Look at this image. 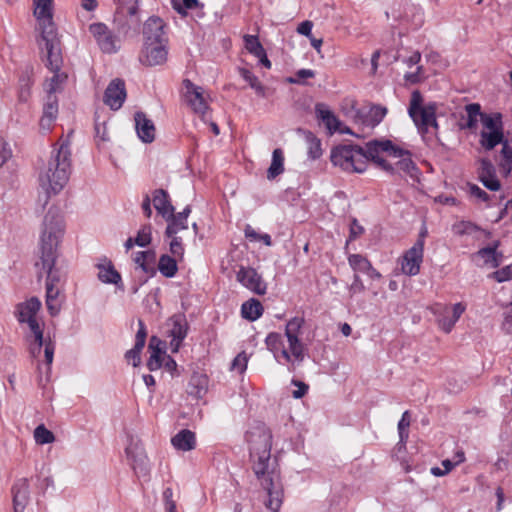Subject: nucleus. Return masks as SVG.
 I'll list each match as a JSON object with an SVG mask.
<instances>
[{
	"instance_id": "obj_51",
	"label": "nucleus",
	"mask_w": 512,
	"mask_h": 512,
	"mask_svg": "<svg viewBox=\"0 0 512 512\" xmlns=\"http://www.w3.org/2000/svg\"><path fill=\"white\" fill-rule=\"evenodd\" d=\"M32 83L29 78L22 79L18 88V101L26 103L31 96Z\"/></svg>"
},
{
	"instance_id": "obj_48",
	"label": "nucleus",
	"mask_w": 512,
	"mask_h": 512,
	"mask_svg": "<svg viewBox=\"0 0 512 512\" xmlns=\"http://www.w3.org/2000/svg\"><path fill=\"white\" fill-rule=\"evenodd\" d=\"M466 187L468 195L475 201L488 203L491 200L489 194L481 189L478 185L468 183Z\"/></svg>"
},
{
	"instance_id": "obj_4",
	"label": "nucleus",
	"mask_w": 512,
	"mask_h": 512,
	"mask_svg": "<svg viewBox=\"0 0 512 512\" xmlns=\"http://www.w3.org/2000/svg\"><path fill=\"white\" fill-rule=\"evenodd\" d=\"M64 233L63 218L56 210L46 213L40 235V257L46 267L56 261L58 244Z\"/></svg>"
},
{
	"instance_id": "obj_61",
	"label": "nucleus",
	"mask_w": 512,
	"mask_h": 512,
	"mask_svg": "<svg viewBox=\"0 0 512 512\" xmlns=\"http://www.w3.org/2000/svg\"><path fill=\"white\" fill-rule=\"evenodd\" d=\"M493 276L498 282L512 279V264L494 272Z\"/></svg>"
},
{
	"instance_id": "obj_20",
	"label": "nucleus",
	"mask_w": 512,
	"mask_h": 512,
	"mask_svg": "<svg viewBox=\"0 0 512 512\" xmlns=\"http://www.w3.org/2000/svg\"><path fill=\"white\" fill-rule=\"evenodd\" d=\"M167 43L144 42L139 60L147 66L161 65L167 60Z\"/></svg>"
},
{
	"instance_id": "obj_44",
	"label": "nucleus",
	"mask_w": 512,
	"mask_h": 512,
	"mask_svg": "<svg viewBox=\"0 0 512 512\" xmlns=\"http://www.w3.org/2000/svg\"><path fill=\"white\" fill-rule=\"evenodd\" d=\"M477 258L483 265L497 267L499 265L496 247H485L477 252Z\"/></svg>"
},
{
	"instance_id": "obj_15",
	"label": "nucleus",
	"mask_w": 512,
	"mask_h": 512,
	"mask_svg": "<svg viewBox=\"0 0 512 512\" xmlns=\"http://www.w3.org/2000/svg\"><path fill=\"white\" fill-rule=\"evenodd\" d=\"M466 310V304L458 302L452 305H437L434 309L438 327L445 333H450L455 324Z\"/></svg>"
},
{
	"instance_id": "obj_56",
	"label": "nucleus",
	"mask_w": 512,
	"mask_h": 512,
	"mask_svg": "<svg viewBox=\"0 0 512 512\" xmlns=\"http://www.w3.org/2000/svg\"><path fill=\"white\" fill-rule=\"evenodd\" d=\"M241 76L243 79L249 83L251 88L255 89L258 93H263V86L259 82L258 78L249 70L242 69Z\"/></svg>"
},
{
	"instance_id": "obj_64",
	"label": "nucleus",
	"mask_w": 512,
	"mask_h": 512,
	"mask_svg": "<svg viewBox=\"0 0 512 512\" xmlns=\"http://www.w3.org/2000/svg\"><path fill=\"white\" fill-rule=\"evenodd\" d=\"M312 28H313V23L309 20H306V21L301 22L298 25L297 32L301 35L311 38L313 36Z\"/></svg>"
},
{
	"instance_id": "obj_16",
	"label": "nucleus",
	"mask_w": 512,
	"mask_h": 512,
	"mask_svg": "<svg viewBox=\"0 0 512 512\" xmlns=\"http://www.w3.org/2000/svg\"><path fill=\"white\" fill-rule=\"evenodd\" d=\"M52 4L53 0H33L34 16L42 27L40 46L46 44L45 36L48 34H51V37L58 38L52 21Z\"/></svg>"
},
{
	"instance_id": "obj_26",
	"label": "nucleus",
	"mask_w": 512,
	"mask_h": 512,
	"mask_svg": "<svg viewBox=\"0 0 512 512\" xmlns=\"http://www.w3.org/2000/svg\"><path fill=\"white\" fill-rule=\"evenodd\" d=\"M58 115V99L56 96H47L43 107V113L39 120V127L42 133L51 131Z\"/></svg>"
},
{
	"instance_id": "obj_12",
	"label": "nucleus",
	"mask_w": 512,
	"mask_h": 512,
	"mask_svg": "<svg viewBox=\"0 0 512 512\" xmlns=\"http://www.w3.org/2000/svg\"><path fill=\"white\" fill-rule=\"evenodd\" d=\"M54 265L55 262L50 267H46L43 263V259L41 258L40 261L36 263V266L39 269V276H42V273L47 274L46 306L48 312L52 316H56L61 309V305L58 301V296L60 294L61 275L58 271L54 270Z\"/></svg>"
},
{
	"instance_id": "obj_54",
	"label": "nucleus",
	"mask_w": 512,
	"mask_h": 512,
	"mask_svg": "<svg viewBox=\"0 0 512 512\" xmlns=\"http://www.w3.org/2000/svg\"><path fill=\"white\" fill-rule=\"evenodd\" d=\"M173 8L182 16L186 15L187 9H194L198 7V0H182L183 4H181L178 0H172Z\"/></svg>"
},
{
	"instance_id": "obj_32",
	"label": "nucleus",
	"mask_w": 512,
	"mask_h": 512,
	"mask_svg": "<svg viewBox=\"0 0 512 512\" xmlns=\"http://www.w3.org/2000/svg\"><path fill=\"white\" fill-rule=\"evenodd\" d=\"M152 202L154 208L163 218H170L174 212V207L170 203L168 193L162 189L154 191Z\"/></svg>"
},
{
	"instance_id": "obj_19",
	"label": "nucleus",
	"mask_w": 512,
	"mask_h": 512,
	"mask_svg": "<svg viewBox=\"0 0 512 512\" xmlns=\"http://www.w3.org/2000/svg\"><path fill=\"white\" fill-rule=\"evenodd\" d=\"M401 153L392 155L391 162L394 166L393 172H388L391 175H399L401 177H409L412 180H418L420 172L415 163L411 159V154L408 150L400 148Z\"/></svg>"
},
{
	"instance_id": "obj_59",
	"label": "nucleus",
	"mask_w": 512,
	"mask_h": 512,
	"mask_svg": "<svg viewBox=\"0 0 512 512\" xmlns=\"http://www.w3.org/2000/svg\"><path fill=\"white\" fill-rule=\"evenodd\" d=\"M365 291V285L360 278L359 274H354L353 282L349 286L350 296H354L355 294H359Z\"/></svg>"
},
{
	"instance_id": "obj_17",
	"label": "nucleus",
	"mask_w": 512,
	"mask_h": 512,
	"mask_svg": "<svg viewBox=\"0 0 512 512\" xmlns=\"http://www.w3.org/2000/svg\"><path fill=\"white\" fill-rule=\"evenodd\" d=\"M423 257V240L416 241L411 248L404 252L399 260L401 272L407 276H416L419 274Z\"/></svg>"
},
{
	"instance_id": "obj_23",
	"label": "nucleus",
	"mask_w": 512,
	"mask_h": 512,
	"mask_svg": "<svg viewBox=\"0 0 512 512\" xmlns=\"http://www.w3.org/2000/svg\"><path fill=\"white\" fill-rule=\"evenodd\" d=\"M127 97L125 83L121 79H113L104 92L103 101L112 110H119Z\"/></svg>"
},
{
	"instance_id": "obj_53",
	"label": "nucleus",
	"mask_w": 512,
	"mask_h": 512,
	"mask_svg": "<svg viewBox=\"0 0 512 512\" xmlns=\"http://www.w3.org/2000/svg\"><path fill=\"white\" fill-rule=\"evenodd\" d=\"M13 151L9 142L0 138V167L12 159Z\"/></svg>"
},
{
	"instance_id": "obj_52",
	"label": "nucleus",
	"mask_w": 512,
	"mask_h": 512,
	"mask_svg": "<svg viewBox=\"0 0 512 512\" xmlns=\"http://www.w3.org/2000/svg\"><path fill=\"white\" fill-rule=\"evenodd\" d=\"M170 243H169V250L171 254L178 259H182L184 256V246L182 244L181 237H178L177 235H174L172 237H169Z\"/></svg>"
},
{
	"instance_id": "obj_8",
	"label": "nucleus",
	"mask_w": 512,
	"mask_h": 512,
	"mask_svg": "<svg viewBox=\"0 0 512 512\" xmlns=\"http://www.w3.org/2000/svg\"><path fill=\"white\" fill-rule=\"evenodd\" d=\"M331 162L343 171L362 173L366 170V157L363 147L339 145L331 150Z\"/></svg>"
},
{
	"instance_id": "obj_11",
	"label": "nucleus",
	"mask_w": 512,
	"mask_h": 512,
	"mask_svg": "<svg viewBox=\"0 0 512 512\" xmlns=\"http://www.w3.org/2000/svg\"><path fill=\"white\" fill-rule=\"evenodd\" d=\"M115 23L124 36L136 33L140 24L138 0H117Z\"/></svg>"
},
{
	"instance_id": "obj_30",
	"label": "nucleus",
	"mask_w": 512,
	"mask_h": 512,
	"mask_svg": "<svg viewBox=\"0 0 512 512\" xmlns=\"http://www.w3.org/2000/svg\"><path fill=\"white\" fill-rule=\"evenodd\" d=\"M171 444L177 451H191L196 447L195 433L189 429H182L171 438Z\"/></svg>"
},
{
	"instance_id": "obj_10",
	"label": "nucleus",
	"mask_w": 512,
	"mask_h": 512,
	"mask_svg": "<svg viewBox=\"0 0 512 512\" xmlns=\"http://www.w3.org/2000/svg\"><path fill=\"white\" fill-rule=\"evenodd\" d=\"M364 155L366 164L372 161L385 172H393L394 166L391 162L392 155L401 153L400 147L394 145L390 140H373L366 143Z\"/></svg>"
},
{
	"instance_id": "obj_21",
	"label": "nucleus",
	"mask_w": 512,
	"mask_h": 512,
	"mask_svg": "<svg viewBox=\"0 0 512 512\" xmlns=\"http://www.w3.org/2000/svg\"><path fill=\"white\" fill-rule=\"evenodd\" d=\"M237 281L251 292L263 295L266 293L267 285L260 274L251 267H240L236 274Z\"/></svg>"
},
{
	"instance_id": "obj_27",
	"label": "nucleus",
	"mask_w": 512,
	"mask_h": 512,
	"mask_svg": "<svg viewBox=\"0 0 512 512\" xmlns=\"http://www.w3.org/2000/svg\"><path fill=\"white\" fill-rule=\"evenodd\" d=\"M134 119L138 137L145 143H151L155 139V126L153 122L142 112H137Z\"/></svg>"
},
{
	"instance_id": "obj_1",
	"label": "nucleus",
	"mask_w": 512,
	"mask_h": 512,
	"mask_svg": "<svg viewBox=\"0 0 512 512\" xmlns=\"http://www.w3.org/2000/svg\"><path fill=\"white\" fill-rule=\"evenodd\" d=\"M252 470L261 487L267 492L265 506L278 512L283 502V487L276 460L271 459L272 434L262 423H257L246 432Z\"/></svg>"
},
{
	"instance_id": "obj_24",
	"label": "nucleus",
	"mask_w": 512,
	"mask_h": 512,
	"mask_svg": "<svg viewBox=\"0 0 512 512\" xmlns=\"http://www.w3.org/2000/svg\"><path fill=\"white\" fill-rule=\"evenodd\" d=\"M169 336L172 338L170 342L172 352H178L182 341L185 339L188 330V324L184 315H173L168 320Z\"/></svg>"
},
{
	"instance_id": "obj_39",
	"label": "nucleus",
	"mask_w": 512,
	"mask_h": 512,
	"mask_svg": "<svg viewBox=\"0 0 512 512\" xmlns=\"http://www.w3.org/2000/svg\"><path fill=\"white\" fill-rule=\"evenodd\" d=\"M165 219L168 221L165 232L167 237H172L177 235L180 231L188 229V223L183 216H177L172 213L170 218Z\"/></svg>"
},
{
	"instance_id": "obj_29",
	"label": "nucleus",
	"mask_w": 512,
	"mask_h": 512,
	"mask_svg": "<svg viewBox=\"0 0 512 512\" xmlns=\"http://www.w3.org/2000/svg\"><path fill=\"white\" fill-rule=\"evenodd\" d=\"M133 261L137 268L141 269L146 275L153 276L156 273V252L154 250L136 252Z\"/></svg>"
},
{
	"instance_id": "obj_37",
	"label": "nucleus",
	"mask_w": 512,
	"mask_h": 512,
	"mask_svg": "<svg viewBox=\"0 0 512 512\" xmlns=\"http://www.w3.org/2000/svg\"><path fill=\"white\" fill-rule=\"evenodd\" d=\"M284 171V155L280 148H277L272 153L271 164L267 170V178L274 179Z\"/></svg>"
},
{
	"instance_id": "obj_50",
	"label": "nucleus",
	"mask_w": 512,
	"mask_h": 512,
	"mask_svg": "<svg viewBox=\"0 0 512 512\" xmlns=\"http://www.w3.org/2000/svg\"><path fill=\"white\" fill-rule=\"evenodd\" d=\"M452 230L456 235L472 234L478 230V227L469 221H460L453 225Z\"/></svg>"
},
{
	"instance_id": "obj_9",
	"label": "nucleus",
	"mask_w": 512,
	"mask_h": 512,
	"mask_svg": "<svg viewBox=\"0 0 512 512\" xmlns=\"http://www.w3.org/2000/svg\"><path fill=\"white\" fill-rule=\"evenodd\" d=\"M504 124L503 116L499 112L481 115V129L479 144L487 151L493 150L497 145L503 144Z\"/></svg>"
},
{
	"instance_id": "obj_31",
	"label": "nucleus",
	"mask_w": 512,
	"mask_h": 512,
	"mask_svg": "<svg viewBox=\"0 0 512 512\" xmlns=\"http://www.w3.org/2000/svg\"><path fill=\"white\" fill-rule=\"evenodd\" d=\"M98 279L106 284L117 285L121 282V275L116 271L111 261L104 259L97 264Z\"/></svg>"
},
{
	"instance_id": "obj_6",
	"label": "nucleus",
	"mask_w": 512,
	"mask_h": 512,
	"mask_svg": "<svg viewBox=\"0 0 512 512\" xmlns=\"http://www.w3.org/2000/svg\"><path fill=\"white\" fill-rule=\"evenodd\" d=\"M42 307L41 301L37 297H31L15 306L14 315L21 325H27V328L34 336V343L30 347V353L33 357H38L43 346V323L39 321L38 313Z\"/></svg>"
},
{
	"instance_id": "obj_18",
	"label": "nucleus",
	"mask_w": 512,
	"mask_h": 512,
	"mask_svg": "<svg viewBox=\"0 0 512 512\" xmlns=\"http://www.w3.org/2000/svg\"><path fill=\"white\" fill-rule=\"evenodd\" d=\"M89 32L102 52L113 54L120 49V40L104 23L91 24L89 26Z\"/></svg>"
},
{
	"instance_id": "obj_34",
	"label": "nucleus",
	"mask_w": 512,
	"mask_h": 512,
	"mask_svg": "<svg viewBox=\"0 0 512 512\" xmlns=\"http://www.w3.org/2000/svg\"><path fill=\"white\" fill-rule=\"evenodd\" d=\"M209 380L205 374L194 373L188 384V393L197 398H202L208 391Z\"/></svg>"
},
{
	"instance_id": "obj_38",
	"label": "nucleus",
	"mask_w": 512,
	"mask_h": 512,
	"mask_svg": "<svg viewBox=\"0 0 512 512\" xmlns=\"http://www.w3.org/2000/svg\"><path fill=\"white\" fill-rule=\"evenodd\" d=\"M158 270L167 278L175 276L178 270L176 258L166 254L162 255L158 261Z\"/></svg>"
},
{
	"instance_id": "obj_36",
	"label": "nucleus",
	"mask_w": 512,
	"mask_h": 512,
	"mask_svg": "<svg viewBox=\"0 0 512 512\" xmlns=\"http://www.w3.org/2000/svg\"><path fill=\"white\" fill-rule=\"evenodd\" d=\"M263 313V306L259 300L250 299L241 306L242 317L249 320H257Z\"/></svg>"
},
{
	"instance_id": "obj_43",
	"label": "nucleus",
	"mask_w": 512,
	"mask_h": 512,
	"mask_svg": "<svg viewBox=\"0 0 512 512\" xmlns=\"http://www.w3.org/2000/svg\"><path fill=\"white\" fill-rule=\"evenodd\" d=\"M348 263L355 274L366 273L372 265L371 262L361 254H351L348 256Z\"/></svg>"
},
{
	"instance_id": "obj_14",
	"label": "nucleus",
	"mask_w": 512,
	"mask_h": 512,
	"mask_svg": "<svg viewBox=\"0 0 512 512\" xmlns=\"http://www.w3.org/2000/svg\"><path fill=\"white\" fill-rule=\"evenodd\" d=\"M183 98L185 103L198 114L203 120H206L209 111L210 95L201 86L195 85L189 79L183 81Z\"/></svg>"
},
{
	"instance_id": "obj_2",
	"label": "nucleus",
	"mask_w": 512,
	"mask_h": 512,
	"mask_svg": "<svg viewBox=\"0 0 512 512\" xmlns=\"http://www.w3.org/2000/svg\"><path fill=\"white\" fill-rule=\"evenodd\" d=\"M304 322V318L294 317L285 326V338L272 332L265 339L267 349L273 353L275 360L280 364H290V370H294L305 358V347L299 339Z\"/></svg>"
},
{
	"instance_id": "obj_63",
	"label": "nucleus",
	"mask_w": 512,
	"mask_h": 512,
	"mask_svg": "<svg viewBox=\"0 0 512 512\" xmlns=\"http://www.w3.org/2000/svg\"><path fill=\"white\" fill-rule=\"evenodd\" d=\"M43 345L45 346V348H44L45 360H46L47 365L50 366L53 362L55 346L51 341H45L44 339H43Z\"/></svg>"
},
{
	"instance_id": "obj_55",
	"label": "nucleus",
	"mask_w": 512,
	"mask_h": 512,
	"mask_svg": "<svg viewBox=\"0 0 512 512\" xmlns=\"http://www.w3.org/2000/svg\"><path fill=\"white\" fill-rule=\"evenodd\" d=\"M247 364H248V357L245 352H241L232 361L231 369L242 374L247 369Z\"/></svg>"
},
{
	"instance_id": "obj_40",
	"label": "nucleus",
	"mask_w": 512,
	"mask_h": 512,
	"mask_svg": "<svg viewBox=\"0 0 512 512\" xmlns=\"http://www.w3.org/2000/svg\"><path fill=\"white\" fill-rule=\"evenodd\" d=\"M498 165L505 176L512 172V148L508 145L507 141L502 144Z\"/></svg>"
},
{
	"instance_id": "obj_41",
	"label": "nucleus",
	"mask_w": 512,
	"mask_h": 512,
	"mask_svg": "<svg viewBox=\"0 0 512 512\" xmlns=\"http://www.w3.org/2000/svg\"><path fill=\"white\" fill-rule=\"evenodd\" d=\"M465 111L467 113L466 127L473 130L476 129L477 123H481V115H484V112H481V106L478 103H471L466 105Z\"/></svg>"
},
{
	"instance_id": "obj_5",
	"label": "nucleus",
	"mask_w": 512,
	"mask_h": 512,
	"mask_svg": "<svg viewBox=\"0 0 512 512\" xmlns=\"http://www.w3.org/2000/svg\"><path fill=\"white\" fill-rule=\"evenodd\" d=\"M45 37L46 44L40 47L46 54V66L53 75L45 81L44 90L47 96H55L56 93L63 90L68 76L61 70L63 59L59 38L51 37V34Z\"/></svg>"
},
{
	"instance_id": "obj_33",
	"label": "nucleus",
	"mask_w": 512,
	"mask_h": 512,
	"mask_svg": "<svg viewBox=\"0 0 512 512\" xmlns=\"http://www.w3.org/2000/svg\"><path fill=\"white\" fill-rule=\"evenodd\" d=\"M317 117L322 120L330 134L336 133L340 128L341 121L335 114L324 104H317L315 107Z\"/></svg>"
},
{
	"instance_id": "obj_49",
	"label": "nucleus",
	"mask_w": 512,
	"mask_h": 512,
	"mask_svg": "<svg viewBox=\"0 0 512 512\" xmlns=\"http://www.w3.org/2000/svg\"><path fill=\"white\" fill-rule=\"evenodd\" d=\"M150 351V357L147 362V367L150 371H156L160 369L163 365V358L164 355H166L165 351H155V350H149Z\"/></svg>"
},
{
	"instance_id": "obj_3",
	"label": "nucleus",
	"mask_w": 512,
	"mask_h": 512,
	"mask_svg": "<svg viewBox=\"0 0 512 512\" xmlns=\"http://www.w3.org/2000/svg\"><path fill=\"white\" fill-rule=\"evenodd\" d=\"M69 140L58 142L51 156L44 163L38 174V183L40 188L45 192L46 199L51 195L58 194L67 184L71 172V151Z\"/></svg>"
},
{
	"instance_id": "obj_46",
	"label": "nucleus",
	"mask_w": 512,
	"mask_h": 512,
	"mask_svg": "<svg viewBox=\"0 0 512 512\" xmlns=\"http://www.w3.org/2000/svg\"><path fill=\"white\" fill-rule=\"evenodd\" d=\"M243 39L245 48L249 53H251L255 57L263 56V52L265 51V49L263 48L257 36L245 35Z\"/></svg>"
},
{
	"instance_id": "obj_42",
	"label": "nucleus",
	"mask_w": 512,
	"mask_h": 512,
	"mask_svg": "<svg viewBox=\"0 0 512 512\" xmlns=\"http://www.w3.org/2000/svg\"><path fill=\"white\" fill-rule=\"evenodd\" d=\"M386 114L387 109L385 107L373 106L368 111L363 123L369 128H374L384 119Z\"/></svg>"
},
{
	"instance_id": "obj_62",
	"label": "nucleus",
	"mask_w": 512,
	"mask_h": 512,
	"mask_svg": "<svg viewBox=\"0 0 512 512\" xmlns=\"http://www.w3.org/2000/svg\"><path fill=\"white\" fill-rule=\"evenodd\" d=\"M502 327L506 333L512 334V303L506 308Z\"/></svg>"
},
{
	"instance_id": "obj_7",
	"label": "nucleus",
	"mask_w": 512,
	"mask_h": 512,
	"mask_svg": "<svg viewBox=\"0 0 512 512\" xmlns=\"http://www.w3.org/2000/svg\"><path fill=\"white\" fill-rule=\"evenodd\" d=\"M436 108L435 103L424 105L423 97L418 90L412 92L408 113L421 134L437 130Z\"/></svg>"
},
{
	"instance_id": "obj_25",
	"label": "nucleus",
	"mask_w": 512,
	"mask_h": 512,
	"mask_svg": "<svg viewBox=\"0 0 512 512\" xmlns=\"http://www.w3.org/2000/svg\"><path fill=\"white\" fill-rule=\"evenodd\" d=\"M144 42L167 43L168 38L165 32V24L159 17L148 18L143 25Z\"/></svg>"
},
{
	"instance_id": "obj_47",
	"label": "nucleus",
	"mask_w": 512,
	"mask_h": 512,
	"mask_svg": "<svg viewBox=\"0 0 512 512\" xmlns=\"http://www.w3.org/2000/svg\"><path fill=\"white\" fill-rule=\"evenodd\" d=\"M35 442L39 445L50 444L55 441L54 434L43 424L37 426L34 430Z\"/></svg>"
},
{
	"instance_id": "obj_60",
	"label": "nucleus",
	"mask_w": 512,
	"mask_h": 512,
	"mask_svg": "<svg viewBox=\"0 0 512 512\" xmlns=\"http://www.w3.org/2000/svg\"><path fill=\"white\" fill-rule=\"evenodd\" d=\"M291 384L297 387L296 390L292 391V396L295 399L302 398L308 392L309 386L302 381L293 379Z\"/></svg>"
},
{
	"instance_id": "obj_58",
	"label": "nucleus",
	"mask_w": 512,
	"mask_h": 512,
	"mask_svg": "<svg viewBox=\"0 0 512 512\" xmlns=\"http://www.w3.org/2000/svg\"><path fill=\"white\" fill-rule=\"evenodd\" d=\"M143 348H138L137 345H134L132 349L126 352L125 358L128 363H132L134 367H137L140 364L141 361V351Z\"/></svg>"
},
{
	"instance_id": "obj_28",
	"label": "nucleus",
	"mask_w": 512,
	"mask_h": 512,
	"mask_svg": "<svg viewBox=\"0 0 512 512\" xmlns=\"http://www.w3.org/2000/svg\"><path fill=\"white\" fill-rule=\"evenodd\" d=\"M14 512H24L29 499V484L26 479H20L12 487Z\"/></svg>"
},
{
	"instance_id": "obj_45",
	"label": "nucleus",
	"mask_w": 512,
	"mask_h": 512,
	"mask_svg": "<svg viewBox=\"0 0 512 512\" xmlns=\"http://www.w3.org/2000/svg\"><path fill=\"white\" fill-rule=\"evenodd\" d=\"M306 142L308 145V156L312 160L318 159L322 155L321 141L311 132L306 134Z\"/></svg>"
},
{
	"instance_id": "obj_35",
	"label": "nucleus",
	"mask_w": 512,
	"mask_h": 512,
	"mask_svg": "<svg viewBox=\"0 0 512 512\" xmlns=\"http://www.w3.org/2000/svg\"><path fill=\"white\" fill-rule=\"evenodd\" d=\"M152 241V228L150 225H145L139 229L136 237H129L125 243L124 248L128 252L135 245L139 247H147Z\"/></svg>"
},
{
	"instance_id": "obj_57",
	"label": "nucleus",
	"mask_w": 512,
	"mask_h": 512,
	"mask_svg": "<svg viewBox=\"0 0 512 512\" xmlns=\"http://www.w3.org/2000/svg\"><path fill=\"white\" fill-rule=\"evenodd\" d=\"M409 425H410L409 413H408V411H405L402 415V418L398 422V431H399V436H400L401 441H404L408 438V432L406 430L409 427Z\"/></svg>"
},
{
	"instance_id": "obj_22",
	"label": "nucleus",
	"mask_w": 512,
	"mask_h": 512,
	"mask_svg": "<svg viewBox=\"0 0 512 512\" xmlns=\"http://www.w3.org/2000/svg\"><path fill=\"white\" fill-rule=\"evenodd\" d=\"M477 179L492 192L499 191L502 188L496 169L489 159L482 158L478 161Z\"/></svg>"
},
{
	"instance_id": "obj_13",
	"label": "nucleus",
	"mask_w": 512,
	"mask_h": 512,
	"mask_svg": "<svg viewBox=\"0 0 512 512\" xmlns=\"http://www.w3.org/2000/svg\"><path fill=\"white\" fill-rule=\"evenodd\" d=\"M125 456L129 466L138 477H146L151 470L149 458L141 440L133 435L128 436Z\"/></svg>"
}]
</instances>
